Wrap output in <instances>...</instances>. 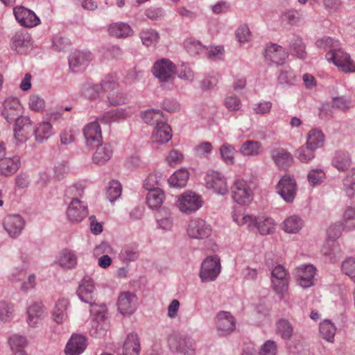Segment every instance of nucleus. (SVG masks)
Returning a JSON list of instances; mask_svg holds the SVG:
<instances>
[{"instance_id": "obj_22", "label": "nucleus", "mask_w": 355, "mask_h": 355, "mask_svg": "<svg viewBox=\"0 0 355 355\" xmlns=\"http://www.w3.org/2000/svg\"><path fill=\"white\" fill-rule=\"evenodd\" d=\"M136 295L130 292L121 293L118 298V309L123 315H130L135 310Z\"/></svg>"}, {"instance_id": "obj_20", "label": "nucleus", "mask_w": 355, "mask_h": 355, "mask_svg": "<svg viewBox=\"0 0 355 355\" xmlns=\"http://www.w3.org/2000/svg\"><path fill=\"white\" fill-rule=\"evenodd\" d=\"M83 135L87 146L98 145L102 140L101 128L98 122L87 123L83 128Z\"/></svg>"}, {"instance_id": "obj_35", "label": "nucleus", "mask_w": 355, "mask_h": 355, "mask_svg": "<svg viewBox=\"0 0 355 355\" xmlns=\"http://www.w3.org/2000/svg\"><path fill=\"white\" fill-rule=\"evenodd\" d=\"M108 33L112 37L123 38L131 36L133 34V31L126 23L116 22L109 26Z\"/></svg>"}, {"instance_id": "obj_12", "label": "nucleus", "mask_w": 355, "mask_h": 355, "mask_svg": "<svg viewBox=\"0 0 355 355\" xmlns=\"http://www.w3.org/2000/svg\"><path fill=\"white\" fill-rule=\"evenodd\" d=\"M77 293L83 302L91 305L90 313H96L100 306H98L94 302V285L90 278L85 277L82 280Z\"/></svg>"}, {"instance_id": "obj_26", "label": "nucleus", "mask_w": 355, "mask_h": 355, "mask_svg": "<svg viewBox=\"0 0 355 355\" xmlns=\"http://www.w3.org/2000/svg\"><path fill=\"white\" fill-rule=\"evenodd\" d=\"M264 55L266 60L277 64L284 63L287 57V54L282 47L275 44L266 46Z\"/></svg>"}, {"instance_id": "obj_48", "label": "nucleus", "mask_w": 355, "mask_h": 355, "mask_svg": "<svg viewBox=\"0 0 355 355\" xmlns=\"http://www.w3.org/2000/svg\"><path fill=\"white\" fill-rule=\"evenodd\" d=\"M293 328L291 324L286 320H280L277 323V333L282 338L288 340L293 335Z\"/></svg>"}, {"instance_id": "obj_44", "label": "nucleus", "mask_w": 355, "mask_h": 355, "mask_svg": "<svg viewBox=\"0 0 355 355\" xmlns=\"http://www.w3.org/2000/svg\"><path fill=\"white\" fill-rule=\"evenodd\" d=\"M189 176V173L187 170L180 169L171 175L168 182L173 187H184L188 182Z\"/></svg>"}, {"instance_id": "obj_3", "label": "nucleus", "mask_w": 355, "mask_h": 355, "mask_svg": "<svg viewBox=\"0 0 355 355\" xmlns=\"http://www.w3.org/2000/svg\"><path fill=\"white\" fill-rule=\"evenodd\" d=\"M202 205V196L194 191H186L178 196L177 207L183 214H193L201 208Z\"/></svg>"}, {"instance_id": "obj_59", "label": "nucleus", "mask_w": 355, "mask_h": 355, "mask_svg": "<svg viewBox=\"0 0 355 355\" xmlns=\"http://www.w3.org/2000/svg\"><path fill=\"white\" fill-rule=\"evenodd\" d=\"M340 45V42L331 37H323L318 40L316 46L320 49H329V50L336 49Z\"/></svg>"}, {"instance_id": "obj_62", "label": "nucleus", "mask_w": 355, "mask_h": 355, "mask_svg": "<svg viewBox=\"0 0 355 355\" xmlns=\"http://www.w3.org/2000/svg\"><path fill=\"white\" fill-rule=\"evenodd\" d=\"M236 37L240 43L247 42L251 39V33L245 24L241 25L236 31Z\"/></svg>"}, {"instance_id": "obj_15", "label": "nucleus", "mask_w": 355, "mask_h": 355, "mask_svg": "<svg viewBox=\"0 0 355 355\" xmlns=\"http://www.w3.org/2000/svg\"><path fill=\"white\" fill-rule=\"evenodd\" d=\"M24 225V220L18 214L8 215L3 220V229L12 239H16L20 235Z\"/></svg>"}, {"instance_id": "obj_10", "label": "nucleus", "mask_w": 355, "mask_h": 355, "mask_svg": "<svg viewBox=\"0 0 355 355\" xmlns=\"http://www.w3.org/2000/svg\"><path fill=\"white\" fill-rule=\"evenodd\" d=\"M277 191L286 202H292L297 193L295 179L288 175H284L277 184Z\"/></svg>"}, {"instance_id": "obj_38", "label": "nucleus", "mask_w": 355, "mask_h": 355, "mask_svg": "<svg viewBox=\"0 0 355 355\" xmlns=\"http://www.w3.org/2000/svg\"><path fill=\"white\" fill-rule=\"evenodd\" d=\"M140 116L148 125L157 124L164 121L163 113L159 110L150 109L141 112Z\"/></svg>"}, {"instance_id": "obj_24", "label": "nucleus", "mask_w": 355, "mask_h": 355, "mask_svg": "<svg viewBox=\"0 0 355 355\" xmlns=\"http://www.w3.org/2000/svg\"><path fill=\"white\" fill-rule=\"evenodd\" d=\"M171 137V128L164 121L157 123L152 133L153 141L159 144L167 143Z\"/></svg>"}, {"instance_id": "obj_27", "label": "nucleus", "mask_w": 355, "mask_h": 355, "mask_svg": "<svg viewBox=\"0 0 355 355\" xmlns=\"http://www.w3.org/2000/svg\"><path fill=\"white\" fill-rule=\"evenodd\" d=\"M299 285L303 288H307L313 284V279L315 275V268L313 265L304 266L297 270Z\"/></svg>"}, {"instance_id": "obj_64", "label": "nucleus", "mask_w": 355, "mask_h": 355, "mask_svg": "<svg viewBox=\"0 0 355 355\" xmlns=\"http://www.w3.org/2000/svg\"><path fill=\"white\" fill-rule=\"evenodd\" d=\"M260 355H277V347L275 341L267 340L261 347Z\"/></svg>"}, {"instance_id": "obj_2", "label": "nucleus", "mask_w": 355, "mask_h": 355, "mask_svg": "<svg viewBox=\"0 0 355 355\" xmlns=\"http://www.w3.org/2000/svg\"><path fill=\"white\" fill-rule=\"evenodd\" d=\"M233 200L241 205H250L254 196L253 189L247 180L243 178L236 179L231 187Z\"/></svg>"}, {"instance_id": "obj_42", "label": "nucleus", "mask_w": 355, "mask_h": 355, "mask_svg": "<svg viewBox=\"0 0 355 355\" xmlns=\"http://www.w3.org/2000/svg\"><path fill=\"white\" fill-rule=\"evenodd\" d=\"M58 262L62 268L71 269L76 266L77 257L71 251L64 250L60 253Z\"/></svg>"}, {"instance_id": "obj_63", "label": "nucleus", "mask_w": 355, "mask_h": 355, "mask_svg": "<svg viewBox=\"0 0 355 355\" xmlns=\"http://www.w3.org/2000/svg\"><path fill=\"white\" fill-rule=\"evenodd\" d=\"M291 49L293 53L300 59H304L306 58V52L305 51V46L300 39H297L293 42L291 44Z\"/></svg>"}, {"instance_id": "obj_1", "label": "nucleus", "mask_w": 355, "mask_h": 355, "mask_svg": "<svg viewBox=\"0 0 355 355\" xmlns=\"http://www.w3.org/2000/svg\"><path fill=\"white\" fill-rule=\"evenodd\" d=\"M325 57L327 60L333 63L339 71L345 73H355V62L350 55L340 46L336 49L329 50Z\"/></svg>"}, {"instance_id": "obj_23", "label": "nucleus", "mask_w": 355, "mask_h": 355, "mask_svg": "<svg viewBox=\"0 0 355 355\" xmlns=\"http://www.w3.org/2000/svg\"><path fill=\"white\" fill-rule=\"evenodd\" d=\"M87 346L86 339L83 336L73 334L67 343L64 352L66 355H80Z\"/></svg>"}, {"instance_id": "obj_29", "label": "nucleus", "mask_w": 355, "mask_h": 355, "mask_svg": "<svg viewBox=\"0 0 355 355\" xmlns=\"http://www.w3.org/2000/svg\"><path fill=\"white\" fill-rule=\"evenodd\" d=\"M271 157L275 164L280 168H286L293 162L291 153L282 148H275L271 152Z\"/></svg>"}, {"instance_id": "obj_57", "label": "nucleus", "mask_w": 355, "mask_h": 355, "mask_svg": "<svg viewBox=\"0 0 355 355\" xmlns=\"http://www.w3.org/2000/svg\"><path fill=\"white\" fill-rule=\"evenodd\" d=\"M13 306L6 302H0V322H7L13 315Z\"/></svg>"}, {"instance_id": "obj_8", "label": "nucleus", "mask_w": 355, "mask_h": 355, "mask_svg": "<svg viewBox=\"0 0 355 355\" xmlns=\"http://www.w3.org/2000/svg\"><path fill=\"white\" fill-rule=\"evenodd\" d=\"M46 315V309L42 303L33 302L27 308L26 323L31 328H37L42 324Z\"/></svg>"}, {"instance_id": "obj_55", "label": "nucleus", "mask_w": 355, "mask_h": 355, "mask_svg": "<svg viewBox=\"0 0 355 355\" xmlns=\"http://www.w3.org/2000/svg\"><path fill=\"white\" fill-rule=\"evenodd\" d=\"M314 150L306 145L302 146L297 150V157L302 162H309L315 157Z\"/></svg>"}, {"instance_id": "obj_19", "label": "nucleus", "mask_w": 355, "mask_h": 355, "mask_svg": "<svg viewBox=\"0 0 355 355\" xmlns=\"http://www.w3.org/2000/svg\"><path fill=\"white\" fill-rule=\"evenodd\" d=\"M15 137L20 142L26 141L33 132V123L28 116H20L16 119L14 128Z\"/></svg>"}, {"instance_id": "obj_60", "label": "nucleus", "mask_w": 355, "mask_h": 355, "mask_svg": "<svg viewBox=\"0 0 355 355\" xmlns=\"http://www.w3.org/2000/svg\"><path fill=\"white\" fill-rule=\"evenodd\" d=\"M139 256L137 250L130 246L125 247L120 253V257L125 262L135 261Z\"/></svg>"}, {"instance_id": "obj_5", "label": "nucleus", "mask_w": 355, "mask_h": 355, "mask_svg": "<svg viewBox=\"0 0 355 355\" xmlns=\"http://www.w3.org/2000/svg\"><path fill=\"white\" fill-rule=\"evenodd\" d=\"M102 89L107 93V98L112 106L125 103L126 95L119 89L118 83L111 78L105 79L101 83Z\"/></svg>"}, {"instance_id": "obj_4", "label": "nucleus", "mask_w": 355, "mask_h": 355, "mask_svg": "<svg viewBox=\"0 0 355 355\" xmlns=\"http://www.w3.org/2000/svg\"><path fill=\"white\" fill-rule=\"evenodd\" d=\"M206 187L218 195L228 192L227 181L225 175L218 171H209L205 178Z\"/></svg>"}, {"instance_id": "obj_30", "label": "nucleus", "mask_w": 355, "mask_h": 355, "mask_svg": "<svg viewBox=\"0 0 355 355\" xmlns=\"http://www.w3.org/2000/svg\"><path fill=\"white\" fill-rule=\"evenodd\" d=\"M69 304V301L64 298H60L56 301L52 311V318L57 324H62L67 319Z\"/></svg>"}, {"instance_id": "obj_9", "label": "nucleus", "mask_w": 355, "mask_h": 355, "mask_svg": "<svg viewBox=\"0 0 355 355\" xmlns=\"http://www.w3.org/2000/svg\"><path fill=\"white\" fill-rule=\"evenodd\" d=\"M106 311V306L103 304L96 309V313H92L95 315L92 322V327L89 329V334L92 336L100 338L106 334L108 329V323L105 319Z\"/></svg>"}, {"instance_id": "obj_50", "label": "nucleus", "mask_w": 355, "mask_h": 355, "mask_svg": "<svg viewBox=\"0 0 355 355\" xmlns=\"http://www.w3.org/2000/svg\"><path fill=\"white\" fill-rule=\"evenodd\" d=\"M162 174L159 173H150L145 180L144 186L148 191L158 190L161 184Z\"/></svg>"}, {"instance_id": "obj_39", "label": "nucleus", "mask_w": 355, "mask_h": 355, "mask_svg": "<svg viewBox=\"0 0 355 355\" xmlns=\"http://www.w3.org/2000/svg\"><path fill=\"white\" fill-rule=\"evenodd\" d=\"M352 163L349 154L344 150H338L335 153L333 159L334 166L339 171L347 169Z\"/></svg>"}, {"instance_id": "obj_25", "label": "nucleus", "mask_w": 355, "mask_h": 355, "mask_svg": "<svg viewBox=\"0 0 355 355\" xmlns=\"http://www.w3.org/2000/svg\"><path fill=\"white\" fill-rule=\"evenodd\" d=\"M92 58V55L88 51H75L69 58V67L73 71L84 68L88 65Z\"/></svg>"}, {"instance_id": "obj_32", "label": "nucleus", "mask_w": 355, "mask_h": 355, "mask_svg": "<svg viewBox=\"0 0 355 355\" xmlns=\"http://www.w3.org/2000/svg\"><path fill=\"white\" fill-rule=\"evenodd\" d=\"M97 146L92 160L94 164L102 166L111 158L113 150L109 144H102Z\"/></svg>"}, {"instance_id": "obj_16", "label": "nucleus", "mask_w": 355, "mask_h": 355, "mask_svg": "<svg viewBox=\"0 0 355 355\" xmlns=\"http://www.w3.org/2000/svg\"><path fill=\"white\" fill-rule=\"evenodd\" d=\"M13 12L16 20L23 26L32 28L40 23V19L35 13L24 6L14 8Z\"/></svg>"}, {"instance_id": "obj_14", "label": "nucleus", "mask_w": 355, "mask_h": 355, "mask_svg": "<svg viewBox=\"0 0 355 355\" xmlns=\"http://www.w3.org/2000/svg\"><path fill=\"white\" fill-rule=\"evenodd\" d=\"M216 325L220 336H227L236 329V319L228 311H220L216 316Z\"/></svg>"}, {"instance_id": "obj_34", "label": "nucleus", "mask_w": 355, "mask_h": 355, "mask_svg": "<svg viewBox=\"0 0 355 355\" xmlns=\"http://www.w3.org/2000/svg\"><path fill=\"white\" fill-rule=\"evenodd\" d=\"M239 152L245 157H256L261 154L263 146L259 141L248 140L241 145Z\"/></svg>"}, {"instance_id": "obj_47", "label": "nucleus", "mask_w": 355, "mask_h": 355, "mask_svg": "<svg viewBox=\"0 0 355 355\" xmlns=\"http://www.w3.org/2000/svg\"><path fill=\"white\" fill-rule=\"evenodd\" d=\"M320 334L327 341L333 343L336 334V327L334 324L328 320L322 321L320 324Z\"/></svg>"}, {"instance_id": "obj_51", "label": "nucleus", "mask_w": 355, "mask_h": 355, "mask_svg": "<svg viewBox=\"0 0 355 355\" xmlns=\"http://www.w3.org/2000/svg\"><path fill=\"white\" fill-rule=\"evenodd\" d=\"M121 192L122 188L121 183L119 181L112 180L110 182L107 194L111 202H113L117 200L121 196Z\"/></svg>"}, {"instance_id": "obj_7", "label": "nucleus", "mask_w": 355, "mask_h": 355, "mask_svg": "<svg viewBox=\"0 0 355 355\" xmlns=\"http://www.w3.org/2000/svg\"><path fill=\"white\" fill-rule=\"evenodd\" d=\"M175 69V67L170 60L162 58L154 63L152 72L160 83H166L174 78Z\"/></svg>"}, {"instance_id": "obj_52", "label": "nucleus", "mask_w": 355, "mask_h": 355, "mask_svg": "<svg viewBox=\"0 0 355 355\" xmlns=\"http://www.w3.org/2000/svg\"><path fill=\"white\" fill-rule=\"evenodd\" d=\"M9 343L11 349L15 352L24 351L23 349L27 345V340L25 337L15 334L9 338Z\"/></svg>"}, {"instance_id": "obj_37", "label": "nucleus", "mask_w": 355, "mask_h": 355, "mask_svg": "<svg viewBox=\"0 0 355 355\" xmlns=\"http://www.w3.org/2000/svg\"><path fill=\"white\" fill-rule=\"evenodd\" d=\"M19 164L17 157L1 158L0 171L4 175H10L17 171Z\"/></svg>"}, {"instance_id": "obj_46", "label": "nucleus", "mask_w": 355, "mask_h": 355, "mask_svg": "<svg viewBox=\"0 0 355 355\" xmlns=\"http://www.w3.org/2000/svg\"><path fill=\"white\" fill-rule=\"evenodd\" d=\"M35 139L39 142L47 140L52 135V125L49 122L40 123L34 131Z\"/></svg>"}, {"instance_id": "obj_33", "label": "nucleus", "mask_w": 355, "mask_h": 355, "mask_svg": "<svg viewBox=\"0 0 355 355\" xmlns=\"http://www.w3.org/2000/svg\"><path fill=\"white\" fill-rule=\"evenodd\" d=\"M140 352V343L136 333H130L123 343V355H138Z\"/></svg>"}, {"instance_id": "obj_54", "label": "nucleus", "mask_w": 355, "mask_h": 355, "mask_svg": "<svg viewBox=\"0 0 355 355\" xmlns=\"http://www.w3.org/2000/svg\"><path fill=\"white\" fill-rule=\"evenodd\" d=\"M342 271L355 282V259L347 258L343 261L341 266Z\"/></svg>"}, {"instance_id": "obj_13", "label": "nucleus", "mask_w": 355, "mask_h": 355, "mask_svg": "<svg viewBox=\"0 0 355 355\" xmlns=\"http://www.w3.org/2000/svg\"><path fill=\"white\" fill-rule=\"evenodd\" d=\"M272 287L279 295L282 297L287 292L288 285V274L282 266H275L271 272Z\"/></svg>"}, {"instance_id": "obj_40", "label": "nucleus", "mask_w": 355, "mask_h": 355, "mask_svg": "<svg viewBox=\"0 0 355 355\" xmlns=\"http://www.w3.org/2000/svg\"><path fill=\"white\" fill-rule=\"evenodd\" d=\"M304 222L296 215L288 217L283 223V230L289 234L297 233L303 227Z\"/></svg>"}, {"instance_id": "obj_58", "label": "nucleus", "mask_w": 355, "mask_h": 355, "mask_svg": "<svg viewBox=\"0 0 355 355\" xmlns=\"http://www.w3.org/2000/svg\"><path fill=\"white\" fill-rule=\"evenodd\" d=\"M343 225L347 229L355 227V208L348 207L343 214Z\"/></svg>"}, {"instance_id": "obj_49", "label": "nucleus", "mask_w": 355, "mask_h": 355, "mask_svg": "<svg viewBox=\"0 0 355 355\" xmlns=\"http://www.w3.org/2000/svg\"><path fill=\"white\" fill-rule=\"evenodd\" d=\"M344 190L349 198L355 196V168L349 172L343 180Z\"/></svg>"}, {"instance_id": "obj_36", "label": "nucleus", "mask_w": 355, "mask_h": 355, "mask_svg": "<svg viewBox=\"0 0 355 355\" xmlns=\"http://www.w3.org/2000/svg\"><path fill=\"white\" fill-rule=\"evenodd\" d=\"M276 224L273 219L264 215L258 216L255 230L261 235H268L273 233Z\"/></svg>"}, {"instance_id": "obj_41", "label": "nucleus", "mask_w": 355, "mask_h": 355, "mask_svg": "<svg viewBox=\"0 0 355 355\" xmlns=\"http://www.w3.org/2000/svg\"><path fill=\"white\" fill-rule=\"evenodd\" d=\"M165 199V195L162 190L149 191L146 196V202L152 209L159 208Z\"/></svg>"}, {"instance_id": "obj_31", "label": "nucleus", "mask_w": 355, "mask_h": 355, "mask_svg": "<svg viewBox=\"0 0 355 355\" xmlns=\"http://www.w3.org/2000/svg\"><path fill=\"white\" fill-rule=\"evenodd\" d=\"M31 45V36L25 31H17L11 40V48L18 53L24 52Z\"/></svg>"}, {"instance_id": "obj_6", "label": "nucleus", "mask_w": 355, "mask_h": 355, "mask_svg": "<svg viewBox=\"0 0 355 355\" xmlns=\"http://www.w3.org/2000/svg\"><path fill=\"white\" fill-rule=\"evenodd\" d=\"M220 272V261L218 257H207L201 264L200 277L203 282H211Z\"/></svg>"}, {"instance_id": "obj_56", "label": "nucleus", "mask_w": 355, "mask_h": 355, "mask_svg": "<svg viewBox=\"0 0 355 355\" xmlns=\"http://www.w3.org/2000/svg\"><path fill=\"white\" fill-rule=\"evenodd\" d=\"M28 107L31 110L39 112L44 110L45 107V101L39 95L33 94L29 97Z\"/></svg>"}, {"instance_id": "obj_43", "label": "nucleus", "mask_w": 355, "mask_h": 355, "mask_svg": "<svg viewBox=\"0 0 355 355\" xmlns=\"http://www.w3.org/2000/svg\"><path fill=\"white\" fill-rule=\"evenodd\" d=\"M324 139V135L320 130L313 129L309 132L305 145L316 150L323 146Z\"/></svg>"}, {"instance_id": "obj_53", "label": "nucleus", "mask_w": 355, "mask_h": 355, "mask_svg": "<svg viewBox=\"0 0 355 355\" xmlns=\"http://www.w3.org/2000/svg\"><path fill=\"white\" fill-rule=\"evenodd\" d=\"M142 43L146 46L155 44L159 40V34L154 30H146L141 33Z\"/></svg>"}, {"instance_id": "obj_28", "label": "nucleus", "mask_w": 355, "mask_h": 355, "mask_svg": "<svg viewBox=\"0 0 355 355\" xmlns=\"http://www.w3.org/2000/svg\"><path fill=\"white\" fill-rule=\"evenodd\" d=\"M232 218L239 226L245 225L248 230L252 232L255 231L258 216L243 213L240 211H234L232 213Z\"/></svg>"}, {"instance_id": "obj_45", "label": "nucleus", "mask_w": 355, "mask_h": 355, "mask_svg": "<svg viewBox=\"0 0 355 355\" xmlns=\"http://www.w3.org/2000/svg\"><path fill=\"white\" fill-rule=\"evenodd\" d=\"M220 155L223 161L227 165H233L235 162L236 150L234 146L225 143L219 148Z\"/></svg>"}, {"instance_id": "obj_17", "label": "nucleus", "mask_w": 355, "mask_h": 355, "mask_svg": "<svg viewBox=\"0 0 355 355\" xmlns=\"http://www.w3.org/2000/svg\"><path fill=\"white\" fill-rule=\"evenodd\" d=\"M21 112V105L17 98L10 97L5 99L1 107L3 117L8 122L16 120Z\"/></svg>"}, {"instance_id": "obj_18", "label": "nucleus", "mask_w": 355, "mask_h": 355, "mask_svg": "<svg viewBox=\"0 0 355 355\" xmlns=\"http://www.w3.org/2000/svg\"><path fill=\"white\" fill-rule=\"evenodd\" d=\"M168 344L171 350L179 352L184 355H193L194 354L192 343L178 334L169 335Z\"/></svg>"}, {"instance_id": "obj_11", "label": "nucleus", "mask_w": 355, "mask_h": 355, "mask_svg": "<svg viewBox=\"0 0 355 355\" xmlns=\"http://www.w3.org/2000/svg\"><path fill=\"white\" fill-rule=\"evenodd\" d=\"M211 233V228L205 220L200 218H194L189 221L187 234L189 238L193 239H204L209 237Z\"/></svg>"}, {"instance_id": "obj_61", "label": "nucleus", "mask_w": 355, "mask_h": 355, "mask_svg": "<svg viewBox=\"0 0 355 355\" xmlns=\"http://www.w3.org/2000/svg\"><path fill=\"white\" fill-rule=\"evenodd\" d=\"M325 177V173L322 169L311 170L308 174V180L311 185L315 186L320 184Z\"/></svg>"}, {"instance_id": "obj_21", "label": "nucleus", "mask_w": 355, "mask_h": 355, "mask_svg": "<svg viewBox=\"0 0 355 355\" xmlns=\"http://www.w3.org/2000/svg\"><path fill=\"white\" fill-rule=\"evenodd\" d=\"M87 215L86 205L77 198H73L67 210L68 218L72 222H80Z\"/></svg>"}]
</instances>
